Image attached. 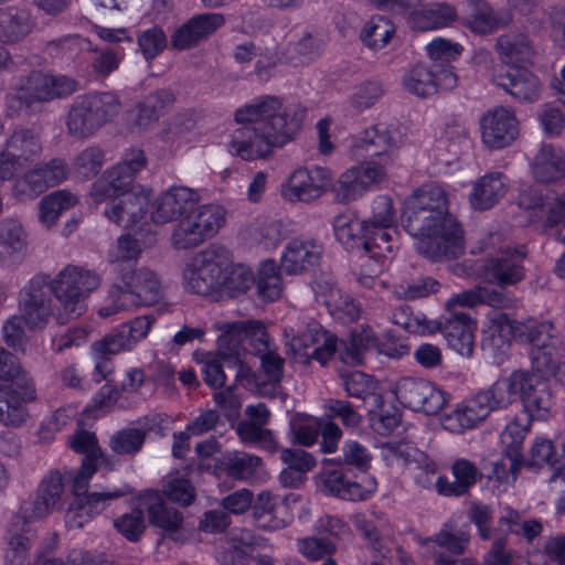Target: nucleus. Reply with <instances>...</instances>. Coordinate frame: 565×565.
<instances>
[{
	"mask_svg": "<svg viewBox=\"0 0 565 565\" xmlns=\"http://www.w3.org/2000/svg\"><path fill=\"white\" fill-rule=\"evenodd\" d=\"M305 115L306 108L299 104H284L274 95L253 99L235 110L234 119L242 127L232 135L231 153L247 161L269 157L295 139Z\"/></svg>",
	"mask_w": 565,
	"mask_h": 565,
	"instance_id": "nucleus-1",
	"label": "nucleus"
},
{
	"mask_svg": "<svg viewBox=\"0 0 565 565\" xmlns=\"http://www.w3.org/2000/svg\"><path fill=\"white\" fill-rule=\"evenodd\" d=\"M405 231L418 237L416 248L431 262L456 259L465 252L463 230L449 213L446 191L425 184L405 200L402 213Z\"/></svg>",
	"mask_w": 565,
	"mask_h": 565,
	"instance_id": "nucleus-2",
	"label": "nucleus"
},
{
	"mask_svg": "<svg viewBox=\"0 0 565 565\" xmlns=\"http://www.w3.org/2000/svg\"><path fill=\"white\" fill-rule=\"evenodd\" d=\"M100 276L92 269L67 265L54 279L38 274L22 289L21 303L28 322L44 327L51 316V294L58 301L57 320L64 323L79 317L86 309V299L100 285Z\"/></svg>",
	"mask_w": 565,
	"mask_h": 565,
	"instance_id": "nucleus-3",
	"label": "nucleus"
},
{
	"mask_svg": "<svg viewBox=\"0 0 565 565\" xmlns=\"http://www.w3.org/2000/svg\"><path fill=\"white\" fill-rule=\"evenodd\" d=\"M76 90L77 83L71 77L33 71L20 79L14 93L7 96L6 114L11 118L36 114L41 111L42 104Z\"/></svg>",
	"mask_w": 565,
	"mask_h": 565,
	"instance_id": "nucleus-4",
	"label": "nucleus"
},
{
	"mask_svg": "<svg viewBox=\"0 0 565 565\" xmlns=\"http://www.w3.org/2000/svg\"><path fill=\"white\" fill-rule=\"evenodd\" d=\"M164 296L159 276L147 267L126 268L116 276L108 292L110 303L99 309V316L106 318L120 310L139 306H152Z\"/></svg>",
	"mask_w": 565,
	"mask_h": 565,
	"instance_id": "nucleus-5",
	"label": "nucleus"
},
{
	"mask_svg": "<svg viewBox=\"0 0 565 565\" xmlns=\"http://www.w3.org/2000/svg\"><path fill=\"white\" fill-rule=\"evenodd\" d=\"M121 102L110 92H95L77 96L66 115L67 134L76 139L94 136L119 114Z\"/></svg>",
	"mask_w": 565,
	"mask_h": 565,
	"instance_id": "nucleus-6",
	"label": "nucleus"
},
{
	"mask_svg": "<svg viewBox=\"0 0 565 565\" xmlns=\"http://www.w3.org/2000/svg\"><path fill=\"white\" fill-rule=\"evenodd\" d=\"M284 337L294 358L303 364L317 361L323 366L337 351V337L311 318L294 321L285 328Z\"/></svg>",
	"mask_w": 565,
	"mask_h": 565,
	"instance_id": "nucleus-7",
	"label": "nucleus"
},
{
	"mask_svg": "<svg viewBox=\"0 0 565 565\" xmlns=\"http://www.w3.org/2000/svg\"><path fill=\"white\" fill-rule=\"evenodd\" d=\"M98 465L82 463L74 482V500L65 513V522L70 527H82L94 514L100 513L109 501L131 492L128 486L113 491L87 492L88 481L96 472Z\"/></svg>",
	"mask_w": 565,
	"mask_h": 565,
	"instance_id": "nucleus-8",
	"label": "nucleus"
},
{
	"mask_svg": "<svg viewBox=\"0 0 565 565\" xmlns=\"http://www.w3.org/2000/svg\"><path fill=\"white\" fill-rule=\"evenodd\" d=\"M224 220L225 212L220 205H196L174 226L171 234L172 245L177 249L195 247L206 238L214 236Z\"/></svg>",
	"mask_w": 565,
	"mask_h": 565,
	"instance_id": "nucleus-9",
	"label": "nucleus"
},
{
	"mask_svg": "<svg viewBox=\"0 0 565 565\" xmlns=\"http://www.w3.org/2000/svg\"><path fill=\"white\" fill-rule=\"evenodd\" d=\"M227 254L223 247L210 246L196 254L183 270V284L189 291L210 296L218 292Z\"/></svg>",
	"mask_w": 565,
	"mask_h": 565,
	"instance_id": "nucleus-10",
	"label": "nucleus"
},
{
	"mask_svg": "<svg viewBox=\"0 0 565 565\" xmlns=\"http://www.w3.org/2000/svg\"><path fill=\"white\" fill-rule=\"evenodd\" d=\"M332 178L331 170L326 167L297 169L282 185L281 195L290 202L311 203L330 189Z\"/></svg>",
	"mask_w": 565,
	"mask_h": 565,
	"instance_id": "nucleus-11",
	"label": "nucleus"
},
{
	"mask_svg": "<svg viewBox=\"0 0 565 565\" xmlns=\"http://www.w3.org/2000/svg\"><path fill=\"white\" fill-rule=\"evenodd\" d=\"M394 393L402 405L427 415L439 413L447 403L445 392L423 379L403 377Z\"/></svg>",
	"mask_w": 565,
	"mask_h": 565,
	"instance_id": "nucleus-12",
	"label": "nucleus"
},
{
	"mask_svg": "<svg viewBox=\"0 0 565 565\" xmlns=\"http://www.w3.org/2000/svg\"><path fill=\"white\" fill-rule=\"evenodd\" d=\"M526 256L527 249L524 245L501 248L494 256L484 260L483 276L501 289L516 285L525 277L523 263Z\"/></svg>",
	"mask_w": 565,
	"mask_h": 565,
	"instance_id": "nucleus-13",
	"label": "nucleus"
},
{
	"mask_svg": "<svg viewBox=\"0 0 565 565\" xmlns=\"http://www.w3.org/2000/svg\"><path fill=\"white\" fill-rule=\"evenodd\" d=\"M154 321L156 318L153 316L146 315L121 323L103 339L94 342L93 350L102 355L130 351L148 335Z\"/></svg>",
	"mask_w": 565,
	"mask_h": 565,
	"instance_id": "nucleus-14",
	"label": "nucleus"
},
{
	"mask_svg": "<svg viewBox=\"0 0 565 565\" xmlns=\"http://www.w3.org/2000/svg\"><path fill=\"white\" fill-rule=\"evenodd\" d=\"M376 242L375 259L390 258L394 252L393 234H397L392 200L380 195L372 202V216L363 220Z\"/></svg>",
	"mask_w": 565,
	"mask_h": 565,
	"instance_id": "nucleus-15",
	"label": "nucleus"
},
{
	"mask_svg": "<svg viewBox=\"0 0 565 565\" xmlns=\"http://www.w3.org/2000/svg\"><path fill=\"white\" fill-rule=\"evenodd\" d=\"M481 140L490 150L509 147L519 136V121L514 111L498 106L480 118Z\"/></svg>",
	"mask_w": 565,
	"mask_h": 565,
	"instance_id": "nucleus-16",
	"label": "nucleus"
},
{
	"mask_svg": "<svg viewBox=\"0 0 565 565\" xmlns=\"http://www.w3.org/2000/svg\"><path fill=\"white\" fill-rule=\"evenodd\" d=\"M226 22L225 15L218 12L195 14L174 30L170 38L172 49L185 51L205 42Z\"/></svg>",
	"mask_w": 565,
	"mask_h": 565,
	"instance_id": "nucleus-17",
	"label": "nucleus"
},
{
	"mask_svg": "<svg viewBox=\"0 0 565 565\" xmlns=\"http://www.w3.org/2000/svg\"><path fill=\"white\" fill-rule=\"evenodd\" d=\"M384 177V169L380 164L365 163L353 167L342 173L332 184L331 191L334 200L341 204H348L362 196L373 184Z\"/></svg>",
	"mask_w": 565,
	"mask_h": 565,
	"instance_id": "nucleus-18",
	"label": "nucleus"
},
{
	"mask_svg": "<svg viewBox=\"0 0 565 565\" xmlns=\"http://www.w3.org/2000/svg\"><path fill=\"white\" fill-rule=\"evenodd\" d=\"M65 498L63 478L60 472H50L40 482L35 498L23 502L20 509L22 518L35 521L61 510Z\"/></svg>",
	"mask_w": 565,
	"mask_h": 565,
	"instance_id": "nucleus-19",
	"label": "nucleus"
},
{
	"mask_svg": "<svg viewBox=\"0 0 565 565\" xmlns=\"http://www.w3.org/2000/svg\"><path fill=\"white\" fill-rule=\"evenodd\" d=\"M200 200L201 196L196 190L188 186H172L156 200L151 220L156 224L180 221L199 205Z\"/></svg>",
	"mask_w": 565,
	"mask_h": 565,
	"instance_id": "nucleus-20",
	"label": "nucleus"
},
{
	"mask_svg": "<svg viewBox=\"0 0 565 565\" xmlns=\"http://www.w3.org/2000/svg\"><path fill=\"white\" fill-rule=\"evenodd\" d=\"M519 380V397L524 415L532 419H546L553 405L551 381L542 375H529L527 371H520Z\"/></svg>",
	"mask_w": 565,
	"mask_h": 565,
	"instance_id": "nucleus-21",
	"label": "nucleus"
},
{
	"mask_svg": "<svg viewBox=\"0 0 565 565\" xmlns=\"http://www.w3.org/2000/svg\"><path fill=\"white\" fill-rule=\"evenodd\" d=\"M332 465H324L320 472L322 491L326 494L349 501L366 500L376 490V481L367 479L363 483L349 479L342 467L331 468Z\"/></svg>",
	"mask_w": 565,
	"mask_h": 565,
	"instance_id": "nucleus-22",
	"label": "nucleus"
},
{
	"mask_svg": "<svg viewBox=\"0 0 565 565\" xmlns=\"http://www.w3.org/2000/svg\"><path fill=\"white\" fill-rule=\"evenodd\" d=\"M470 535L465 531H451L447 524L434 536L422 540L419 543L427 551L434 553V565H478L473 558H452L443 552L435 551V547L445 548L452 555H461L466 552Z\"/></svg>",
	"mask_w": 565,
	"mask_h": 565,
	"instance_id": "nucleus-23",
	"label": "nucleus"
},
{
	"mask_svg": "<svg viewBox=\"0 0 565 565\" xmlns=\"http://www.w3.org/2000/svg\"><path fill=\"white\" fill-rule=\"evenodd\" d=\"M333 231L335 238L348 250L375 258L376 242L363 221H358L350 214H339L333 220Z\"/></svg>",
	"mask_w": 565,
	"mask_h": 565,
	"instance_id": "nucleus-24",
	"label": "nucleus"
},
{
	"mask_svg": "<svg viewBox=\"0 0 565 565\" xmlns=\"http://www.w3.org/2000/svg\"><path fill=\"white\" fill-rule=\"evenodd\" d=\"M439 329L454 351L467 358L472 355L476 324L468 313L451 311V315L443 316Z\"/></svg>",
	"mask_w": 565,
	"mask_h": 565,
	"instance_id": "nucleus-25",
	"label": "nucleus"
},
{
	"mask_svg": "<svg viewBox=\"0 0 565 565\" xmlns=\"http://www.w3.org/2000/svg\"><path fill=\"white\" fill-rule=\"evenodd\" d=\"M492 82L521 103H533L540 96L537 77L525 67H509L493 75Z\"/></svg>",
	"mask_w": 565,
	"mask_h": 565,
	"instance_id": "nucleus-26",
	"label": "nucleus"
},
{
	"mask_svg": "<svg viewBox=\"0 0 565 565\" xmlns=\"http://www.w3.org/2000/svg\"><path fill=\"white\" fill-rule=\"evenodd\" d=\"M140 503L145 507L151 525L166 533H175L181 530L184 521L183 514L168 502L163 494L148 490L141 494Z\"/></svg>",
	"mask_w": 565,
	"mask_h": 565,
	"instance_id": "nucleus-27",
	"label": "nucleus"
},
{
	"mask_svg": "<svg viewBox=\"0 0 565 565\" xmlns=\"http://www.w3.org/2000/svg\"><path fill=\"white\" fill-rule=\"evenodd\" d=\"M322 252L315 239H292L286 246L280 269L288 275L301 274L319 263Z\"/></svg>",
	"mask_w": 565,
	"mask_h": 565,
	"instance_id": "nucleus-28",
	"label": "nucleus"
},
{
	"mask_svg": "<svg viewBox=\"0 0 565 565\" xmlns=\"http://www.w3.org/2000/svg\"><path fill=\"white\" fill-rule=\"evenodd\" d=\"M486 401V397L481 396L480 393L476 394L448 414L444 418L443 425L446 429L456 434L475 428L491 413Z\"/></svg>",
	"mask_w": 565,
	"mask_h": 565,
	"instance_id": "nucleus-29",
	"label": "nucleus"
},
{
	"mask_svg": "<svg viewBox=\"0 0 565 565\" xmlns=\"http://www.w3.org/2000/svg\"><path fill=\"white\" fill-rule=\"evenodd\" d=\"M495 51L502 63L510 67H522L531 63L535 50L532 40L525 33L509 32L497 39Z\"/></svg>",
	"mask_w": 565,
	"mask_h": 565,
	"instance_id": "nucleus-30",
	"label": "nucleus"
},
{
	"mask_svg": "<svg viewBox=\"0 0 565 565\" xmlns=\"http://www.w3.org/2000/svg\"><path fill=\"white\" fill-rule=\"evenodd\" d=\"M508 185L501 172H490L478 179L470 193V204L475 210L486 211L494 206L507 193Z\"/></svg>",
	"mask_w": 565,
	"mask_h": 565,
	"instance_id": "nucleus-31",
	"label": "nucleus"
},
{
	"mask_svg": "<svg viewBox=\"0 0 565 565\" xmlns=\"http://www.w3.org/2000/svg\"><path fill=\"white\" fill-rule=\"evenodd\" d=\"M532 174L540 183H554L565 177V156L559 148L543 145L532 163Z\"/></svg>",
	"mask_w": 565,
	"mask_h": 565,
	"instance_id": "nucleus-32",
	"label": "nucleus"
},
{
	"mask_svg": "<svg viewBox=\"0 0 565 565\" xmlns=\"http://www.w3.org/2000/svg\"><path fill=\"white\" fill-rule=\"evenodd\" d=\"M511 20L509 13H498L489 3L478 2L469 14L461 18L460 23L475 34L487 35L507 26Z\"/></svg>",
	"mask_w": 565,
	"mask_h": 565,
	"instance_id": "nucleus-33",
	"label": "nucleus"
},
{
	"mask_svg": "<svg viewBox=\"0 0 565 565\" xmlns=\"http://www.w3.org/2000/svg\"><path fill=\"white\" fill-rule=\"evenodd\" d=\"M454 481L446 477H438L437 491L443 495H463L482 477L478 468L467 459H458L452 465Z\"/></svg>",
	"mask_w": 565,
	"mask_h": 565,
	"instance_id": "nucleus-34",
	"label": "nucleus"
},
{
	"mask_svg": "<svg viewBox=\"0 0 565 565\" xmlns=\"http://www.w3.org/2000/svg\"><path fill=\"white\" fill-rule=\"evenodd\" d=\"M324 45V39L319 32L300 30L288 43L286 57L294 64L309 63L322 54Z\"/></svg>",
	"mask_w": 565,
	"mask_h": 565,
	"instance_id": "nucleus-35",
	"label": "nucleus"
},
{
	"mask_svg": "<svg viewBox=\"0 0 565 565\" xmlns=\"http://www.w3.org/2000/svg\"><path fill=\"white\" fill-rule=\"evenodd\" d=\"M32 30L30 14L17 7L0 9V42L11 45L21 42Z\"/></svg>",
	"mask_w": 565,
	"mask_h": 565,
	"instance_id": "nucleus-36",
	"label": "nucleus"
},
{
	"mask_svg": "<svg viewBox=\"0 0 565 565\" xmlns=\"http://www.w3.org/2000/svg\"><path fill=\"white\" fill-rule=\"evenodd\" d=\"M262 463L260 457L238 450L226 451L217 459V467L227 477L238 481L254 478Z\"/></svg>",
	"mask_w": 565,
	"mask_h": 565,
	"instance_id": "nucleus-37",
	"label": "nucleus"
},
{
	"mask_svg": "<svg viewBox=\"0 0 565 565\" xmlns=\"http://www.w3.org/2000/svg\"><path fill=\"white\" fill-rule=\"evenodd\" d=\"M26 249V235L20 223L13 220L0 225V260L12 265L22 260Z\"/></svg>",
	"mask_w": 565,
	"mask_h": 565,
	"instance_id": "nucleus-38",
	"label": "nucleus"
},
{
	"mask_svg": "<svg viewBox=\"0 0 565 565\" xmlns=\"http://www.w3.org/2000/svg\"><path fill=\"white\" fill-rule=\"evenodd\" d=\"M24 395L23 390L0 385V423L6 426L19 427L26 417L25 403L33 401Z\"/></svg>",
	"mask_w": 565,
	"mask_h": 565,
	"instance_id": "nucleus-39",
	"label": "nucleus"
},
{
	"mask_svg": "<svg viewBox=\"0 0 565 565\" xmlns=\"http://www.w3.org/2000/svg\"><path fill=\"white\" fill-rule=\"evenodd\" d=\"M29 520L22 518V513L17 515L8 530V550L7 557L12 565H23L28 551L31 548L35 534L31 529H26L25 524Z\"/></svg>",
	"mask_w": 565,
	"mask_h": 565,
	"instance_id": "nucleus-40",
	"label": "nucleus"
},
{
	"mask_svg": "<svg viewBox=\"0 0 565 565\" xmlns=\"http://www.w3.org/2000/svg\"><path fill=\"white\" fill-rule=\"evenodd\" d=\"M457 18L456 9L448 3H437L430 9L414 11L408 24L414 31H428L449 25Z\"/></svg>",
	"mask_w": 565,
	"mask_h": 565,
	"instance_id": "nucleus-41",
	"label": "nucleus"
},
{
	"mask_svg": "<svg viewBox=\"0 0 565 565\" xmlns=\"http://www.w3.org/2000/svg\"><path fill=\"white\" fill-rule=\"evenodd\" d=\"M396 147V138L383 125H375L365 129L354 145L356 151L366 157H382L388 154Z\"/></svg>",
	"mask_w": 565,
	"mask_h": 565,
	"instance_id": "nucleus-42",
	"label": "nucleus"
},
{
	"mask_svg": "<svg viewBox=\"0 0 565 565\" xmlns=\"http://www.w3.org/2000/svg\"><path fill=\"white\" fill-rule=\"evenodd\" d=\"M520 371L512 372L508 377L495 381L488 390L479 392L486 397L490 412L507 408L519 397Z\"/></svg>",
	"mask_w": 565,
	"mask_h": 565,
	"instance_id": "nucleus-43",
	"label": "nucleus"
},
{
	"mask_svg": "<svg viewBox=\"0 0 565 565\" xmlns=\"http://www.w3.org/2000/svg\"><path fill=\"white\" fill-rule=\"evenodd\" d=\"M141 428H126L117 431L109 441L111 450L118 455H135L141 448L148 431L152 430L157 420L145 417L139 420Z\"/></svg>",
	"mask_w": 565,
	"mask_h": 565,
	"instance_id": "nucleus-44",
	"label": "nucleus"
},
{
	"mask_svg": "<svg viewBox=\"0 0 565 565\" xmlns=\"http://www.w3.org/2000/svg\"><path fill=\"white\" fill-rule=\"evenodd\" d=\"M6 156L18 158L25 164L42 150L40 136L29 128L15 129L6 143Z\"/></svg>",
	"mask_w": 565,
	"mask_h": 565,
	"instance_id": "nucleus-45",
	"label": "nucleus"
},
{
	"mask_svg": "<svg viewBox=\"0 0 565 565\" xmlns=\"http://www.w3.org/2000/svg\"><path fill=\"white\" fill-rule=\"evenodd\" d=\"M532 420L526 415H524L523 419L515 418L505 427L501 435V440L507 446L510 469L513 473H518L522 466L520 447Z\"/></svg>",
	"mask_w": 565,
	"mask_h": 565,
	"instance_id": "nucleus-46",
	"label": "nucleus"
},
{
	"mask_svg": "<svg viewBox=\"0 0 565 565\" xmlns=\"http://www.w3.org/2000/svg\"><path fill=\"white\" fill-rule=\"evenodd\" d=\"M218 295L237 298L244 295L255 282L253 271L244 265L228 266L223 270Z\"/></svg>",
	"mask_w": 565,
	"mask_h": 565,
	"instance_id": "nucleus-47",
	"label": "nucleus"
},
{
	"mask_svg": "<svg viewBox=\"0 0 565 565\" xmlns=\"http://www.w3.org/2000/svg\"><path fill=\"white\" fill-rule=\"evenodd\" d=\"M0 380L12 381L19 390L29 398L36 397V391L32 379L22 370L17 356L3 348H0Z\"/></svg>",
	"mask_w": 565,
	"mask_h": 565,
	"instance_id": "nucleus-48",
	"label": "nucleus"
},
{
	"mask_svg": "<svg viewBox=\"0 0 565 565\" xmlns=\"http://www.w3.org/2000/svg\"><path fill=\"white\" fill-rule=\"evenodd\" d=\"M339 375L349 396L362 401L372 398L376 405L381 402V395L375 393L376 381L371 375L361 371H343Z\"/></svg>",
	"mask_w": 565,
	"mask_h": 565,
	"instance_id": "nucleus-49",
	"label": "nucleus"
},
{
	"mask_svg": "<svg viewBox=\"0 0 565 565\" xmlns=\"http://www.w3.org/2000/svg\"><path fill=\"white\" fill-rule=\"evenodd\" d=\"M372 456L370 451L356 440H345L341 447V455L337 458L324 459L323 465L339 467H353L360 472H365L371 466Z\"/></svg>",
	"mask_w": 565,
	"mask_h": 565,
	"instance_id": "nucleus-50",
	"label": "nucleus"
},
{
	"mask_svg": "<svg viewBox=\"0 0 565 565\" xmlns=\"http://www.w3.org/2000/svg\"><path fill=\"white\" fill-rule=\"evenodd\" d=\"M395 33L394 24L384 15H373L361 30L360 39L370 49L384 47Z\"/></svg>",
	"mask_w": 565,
	"mask_h": 565,
	"instance_id": "nucleus-51",
	"label": "nucleus"
},
{
	"mask_svg": "<svg viewBox=\"0 0 565 565\" xmlns=\"http://www.w3.org/2000/svg\"><path fill=\"white\" fill-rule=\"evenodd\" d=\"M245 324L243 321L225 323L222 327V334L217 339V355L226 360L230 356H242L246 352V340L244 337Z\"/></svg>",
	"mask_w": 565,
	"mask_h": 565,
	"instance_id": "nucleus-52",
	"label": "nucleus"
},
{
	"mask_svg": "<svg viewBox=\"0 0 565 565\" xmlns=\"http://www.w3.org/2000/svg\"><path fill=\"white\" fill-rule=\"evenodd\" d=\"M77 203V198L70 191L58 190L46 196L40 202V220L47 226L53 225L62 212L73 207Z\"/></svg>",
	"mask_w": 565,
	"mask_h": 565,
	"instance_id": "nucleus-53",
	"label": "nucleus"
},
{
	"mask_svg": "<svg viewBox=\"0 0 565 565\" xmlns=\"http://www.w3.org/2000/svg\"><path fill=\"white\" fill-rule=\"evenodd\" d=\"M520 340L531 348H545V345H558V331L552 321H530L524 324L519 333Z\"/></svg>",
	"mask_w": 565,
	"mask_h": 565,
	"instance_id": "nucleus-54",
	"label": "nucleus"
},
{
	"mask_svg": "<svg viewBox=\"0 0 565 565\" xmlns=\"http://www.w3.org/2000/svg\"><path fill=\"white\" fill-rule=\"evenodd\" d=\"M404 88L418 97H428L437 92L435 72L417 64L403 78Z\"/></svg>",
	"mask_w": 565,
	"mask_h": 565,
	"instance_id": "nucleus-55",
	"label": "nucleus"
},
{
	"mask_svg": "<svg viewBox=\"0 0 565 565\" xmlns=\"http://www.w3.org/2000/svg\"><path fill=\"white\" fill-rule=\"evenodd\" d=\"M257 294L265 301L278 299L282 291L279 269L274 260L267 259L259 266L256 280Z\"/></svg>",
	"mask_w": 565,
	"mask_h": 565,
	"instance_id": "nucleus-56",
	"label": "nucleus"
},
{
	"mask_svg": "<svg viewBox=\"0 0 565 565\" xmlns=\"http://www.w3.org/2000/svg\"><path fill=\"white\" fill-rule=\"evenodd\" d=\"M439 145L447 151L450 160H458L471 149L472 141L465 127L452 124L446 126L439 139Z\"/></svg>",
	"mask_w": 565,
	"mask_h": 565,
	"instance_id": "nucleus-57",
	"label": "nucleus"
},
{
	"mask_svg": "<svg viewBox=\"0 0 565 565\" xmlns=\"http://www.w3.org/2000/svg\"><path fill=\"white\" fill-rule=\"evenodd\" d=\"M557 347L545 345V348H531L529 356L531 360V371L529 375H542L550 380L555 374L558 366Z\"/></svg>",
	"mask_w": 565,
	"mask_h": 565,
	"instance_id": "nucleus-58",
	"label": "nucleus"
},
{
	"mask_svg": "<svg viewBox=\"0 0 565 565\" xmlns=\"http://www.w3.org/2000/svg\"><path fill=\"white\" fill-rule=\"evenodd\" d=\"M50 186L39 167L30 170L23 178L15 181L13 194L21 201L32 200L44 193Z\"/></svg>",
	"mask_w": 565,
	"mask_h": 565,
	"instance_id": "nucleus-59",
	"label": "nucleus"
},
{
	"mask_svg": "<svg viewBox=\"0 0 565 565\" xmlns=\"http://www.w3.org/2000/svg\"><path fill=\"white\" fill-rule=\"evenodd\" d=\"M138 47L147 62H152L168 45L164 31L154 25L137 34Z\"/></svg>",
	"mask_w": 565,
	"mask_h": 565,
	"instance_id": "nucleus-60",
	"label": "nucleus"
},
{
	"mask_svg": "<svg viewBox=\"0 0 565 565\" xmlns=\"http://www.w3.org/2000/svg\"><path fill=\"white\" fill-rule=\"evenodd\" d=\"M105 153L96 146H90L82 150L74 159L75 172L88 180L99 173L104 166Z\"/></svg>",
	"mask_w": 565,
	"mask_h": 565,
	"instance_id": "nucleus-61",
	"label": "nucleus"
},
{
	"mask_svg": "<svg viewBox=\"0 0 565 565\" xmlns=\"http://www.w3.org/2000/svg\"><path fill=\"white\" fill-rule=\"evenodd\" d=\"M297 546L300 554L310 561H320L326 557H332L337 552L335 542L320 535L299 539Z\"/></svg>",
	"mask_w": 565,
	"mask_h": 565,
	"instance_id": "nucleus-62",
	"label": "nucleus"
},
{
	"mask_svg": "<svg viewBox=\"0 0 565 565\" xmlns=\"http://www.w3.org/2000/svg\"><path fill=\"white\" fill-rule=\"evenodd\" d=\"M440 289V282L430 276H419L403 280L396 288L399 297L414 300L436 294Z\"/></svg>",
	"mask_w": 565,
	"mask_h": 565,
	"instance_id": "nucleus-63",
	"label": "nucleus"
},
{
	"mask_svg": "<svg viewBox=\"0 0 565 565\" xmlns=\"http://www.w3.org/2000/svg\"><path fill=\"white\" fill-rule=\"evenodd\" d=\"M124 206V213L127 217V226L135 225L140 222L149 205V193H146L142 189L139 191H131L120 195Z\"/></svg>",
	"mask_w": 565,
	"mask_h": 565,
	"instance_id": "nucleus-64",
	"label": "nucleus"
}]
</instances>
